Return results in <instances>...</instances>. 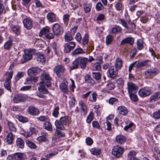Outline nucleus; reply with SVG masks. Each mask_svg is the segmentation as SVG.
<instances>
[{"mask_svg": "<svg viewBox=\"0 0 160 160\" xmlns=\"http://www.w3.org/2000/svg\"><path fill=\"white\" fill-rule=\"evenodd\" d=\"M38 120L41 122H45L50 121V119L47 116H41L37 118Z\"/></svg>", "mask_w": 160, "mask_h": 160, "instance_id": "nucleus-40", "label": "nucleus"}, {"mask_svg": "<svg viewBox=\"0 0 160 160\" xmlns=\"http://www.w3.org/2000/svg\"><path fill=\"white\" fill-rule=\"evenodd\" d=\"M40 71V69L38 68H32L28 69V73L29 75L31 76L33 74L35 75L36 73L39 72Z\"/></svg>", "mask_w": 160, "mask_h": 160, "instance_id": "nucleus-24", "label": "nucleus"}, {"mask_svg": "<svg viewBox=\"0 0 160 160\" xmlns=\"http://www.w3.org/2000/svg\"><path fill=\"white\" fill-rule=\"evenodd\" d=\"M54 71L57 76H59L60 73V66L58 65L56 66L54 69Z\"/></svg>", "mask_w": 160, "mask_h": 160, "instance_id": "nucleus-60", "label": "nucleus"}, {"mask_svg": "<svg viewBox=\"0 0 160 160\" xmlns=\"http://www.w3.org/2000/svg\"><path fill=\"white\" fill-rule=\"evenodd\" d=\"M53 32L54 34L58 35L60 33V25L58 23L54 24L52 28Z\"/></svg>", "mask_w": 160, "mask_h": 160, "instance_id": "nucleus-25", "label": "nucleus"}, {"mask_svg": "<svg viewBox=\"0 0 160 160\" xmlns=\"http://www.w3.org/2000/svg\"><path fill=\"white\" fill-rule=\"evenodd\" d=\"M137 48L139 50L142 49L143 48V41L142 39H138L137 41Z\"/></svg>", "mask_w": 160, "mask_h": 160, "instance_id": "nucleus-44", "label": "nucleus"}, {"mask_svg": "<svg viewBox=\"0 0 160 160\" xmlns=\"http://www.w3.org/2000/svg\"><path fill=\"white\" fill-rule=\"evenodd\" d=\"M117 111L120 114L123 115H126L128 112V109L125 107L122 106L118 107Z\"/></svg>", "mask_w": 160, "mask_h": 160, "instance_id": "nucleus-18", "label": "nucleus"}, {"mask_svg": "<svg viewBox=\"0 0 160 160\" xmlns=\"http://www.w3.org/2000/svg\"><path fill=\"white\" fill-rule=\"evenodd\" d=\"M15 137V135L11 132H9L7 135L6 138V142L8 144H12L14 141Z\"/></svg>", "mask_w": 160, "mask_h": 160, "instance_id": "nucleus-16", "label": "nucleus"}, {"mask_svg": "<svg viewBox=\"0 0 160 160\" xmlns=\"http://www.w3.org/2000/svg\"><path fill=\"white\" fill-rule=\"evenodd\" d=\"M24 154L20 153H16L14 154V160H22L24 157Z\"/></svg>", "mask_w": 160, "mask_h": 160, "instance_id": "nucleus-36", "label": "nucleus"}, {"mask_svg": "<svg viewBox=\"0 0 160 160\" xmlns=\"http://www.w3.org/2000/svg\"><path fill=\"white\" fill-rule=\"evenodd\" d=\"M32 57V54L30 51L26 50L24 51V54L23 56V58L24 59V62L31 59Z\"/></svg>", "mask_w": 160, "mask_h": 160, "instance_id": "nucleus-17", "label": "nucleus"}, {"mask_svg": "<svg viewBox=\"0 0 160 160\" xmlns=\"http://www.w3.org/2000/svg\"><path fill=\"white\" fill-rule=\"evenodd\" d=\"M93 119V114L92 112H91L87 118V122L88 123H89L92 121Z\"/></svg>", "mask_w": 160, "mask_h": 160, "instance_id": "nucleus-59", "label": "nucleus"}, {"mask_svg": "<svg viewBox=\"0 0 160 160\" xmlns=\"http://www.w3.org/2000/svg\"><path fill=\"white\" fill-rule=\"evenodd\" d=\"M48 134L46 132H42L41 133V136L38 137L37 140L39 142H48Z\"/></svg>", "mask_w": 160, "mask_h": 160, "instance_id": "nucleus-12", "label": "nucleus"}, {"mask_svg": "<svg viewBox=\"0 0 160 160\" xmlns=\"http://www.w3.org/2000/svg\"><path fill=\"white\" fill-rule=\"evenodd\" d=\"M79 104L83 113L85 115L87 113V108L85 104L83 101H80L79 102Z\"/></svg>", "mask_w": 160, "mask_h": 160, "instance_id": "nucleus-26", "label": "nucleus"}, {"mask_svg": "<svg viewBox=\"0 0 160 160\" xmlns=\"http://www.w3.org/2000/svg\"><path fill=\"white\" fill-rule=\"evenodd\" d=\"M92 99H89V100L92 102L96 101L97 98V94L96 92H93L92 94Z\"/></svg>", "mask_w": 160, "mask_h": 160, "instance_id": "nucleus-62", "label": "nucleus"}, {"mask_svg": "<svg viewBox=\"0 0 160 160\" xmlns=\"http://www.w3.org/2000/svg\"><path fill=\"white\" fill-rule=\"evenodd\" d=\"M26 142L27 145L31 148H35L37 147L36 145L34 143L29 140L26 141Z\"/></svg>", "mask_w": 160, "mask_h": 160, "instance_id": "nucleus-49", "label": "nucleus"}, {"mask_svg": "<svg viewBox=\"0 0 160 160\" xmlns=\"http://www.w3.org/2000/svg\"><path fill=\"white\" fill-rule=\"evenodd\" d=\"M10 81L5 80L4 85L5 88L10 92H11Z\"/></svg>", "mask_w": 160, "mask_h": 160, "instance_id": "nucleus-42", "label": "nucleus"}, {"mask_svg": "<svg viewBox=\"0 0 160 160\" xmlns=\"http://www.w3.org/2000/svg\"><path fill=\"white\" fill-rule=\"evenodd\" d=\"M13 74L12 71L10 72H7L4 74V76L6 77V79L5 80L11 81V79L12 78Z\"/></svg>", "mask_w": 160, "mask_h": 160, "instance_id": "nucleus-38", "label": "nucleus"}, {"mask_svg": "<svg viewBox=\"0 0 160 160\" xmlns=\"http://www.w3.org/2000/svg\"><path fill=\"white\" fill-rule=\"evenodd\" d=\"M124 151V149L120 146H114L112 149V153L117 158H120Z\"/></svg>", "mask_w": 160, "mask_h": 160, "instance_id": "nucleus-3", "label": "nucleus"}, {"mask_svg": "<svg viewBox=\"0 0 160 160\" xmlns=\"http://www.w3.org/2000/svg\"><path fill=\"white\" fill-rule=\"evenodd\" d=\"M72 35H71L68 33H66L64 35L65 41L66 42H69L73 39Z\"/></svg>", "mask_w": 160, "mask_h": 160, "instance_id": "nucleus-41", "label": "nucleus"}, {"mask_svg": "<svg viewBox=\"0 0 160 160\" xmlns=\"http://www.w3.org/2000/svg\"><path fill=\"white\" fill-rule=\"evenodd\" d=\"M24 74V73L23 72H18L15 77V80L16 81L18 80L20 78L23 76Z\"/></svg>", "mask_w": 160, "mask_h": 160, "instance_id": "nucleus-51", "label": "nucleus"}, {"mask_svg": "<svg viewBox=\"0 0 160 160\" xmlns=\"http://www.w3.org/2000/svg\"><path fill=\"white\" fill-rule=\"evenodd\" d=\"M44 35L47 39H52L54 38V36L52 33L49 32V29L48 28H43L39 33V36L41 37Z\"/></svg>", "mask_w": 160, "mask_h": 160, "instance_id": "nucleus-4", "label": "nucleus"}, {"mask_svg": "<svg viewBox=\"0 0 160 160\" xmlns=\"http://www.w3.org/2000/svg\"><path fill=\"white\" fill-rule=\"evenodd\" d=\"M153 117L156 119H159L160 118V110L154 112L153 114Z\"/></svg>", "mask_w": 160, "mask_h": 160, "instance_id": "nucleus-61", "label": "nucleus"}, {"mask_svg": "<svg viewBox=\"0 0 160 160\" xmlns=\"http://www.w3.org/2000/svg\"><path fill=\"white\" fill-rule=\"evenodd\" d=\"M148 62L149 60H145L141 62L137 61L135 67L136 68H138L140 67L145 66L147 65Z\"/></svg>", "mask_w": 160, "mask_h": 160, "instance_id": "nucleus-27", "label": "nucleus"}, {"mask_svg": "<svg viewBox=\"0 0 160 160\" xmlns=\"http://www.w3.org/2000/svg\"><path fill=\"white\" fill-rule=\"evenodd\" d=\"M76 100L75 98L70 97V100L69 101V105L70 107H73L75 105Z\"/></svg>", "mask_w": 160, "mask_h": 160, "instance_id": "nucleus-50", "label": "nucleus"}, {"mask_svg": "<svg viewBox=\"0 0 160 160\" xmlns=\"http://www.w3.org/2000/svg\"><path fill=\"white\" fill-rule=\"evenodd\" d=\"M116 140L118 143L122 144L125 142L126 139L124 136L122 135H119L116 136Z\"/></svg>", "mask_w": 160, "mask_h": 160, "instance_id": "nucleus-23", "label": "nucleus"}, {"mask_svg": "<svg viewBox=\"0 0 160 160\" xmlns=\"http://www.w3.org/2000/svg\"><path fill=\"white\" fill-rule=\"evenodd\" d=\"M55 125L56 126L55 135L57 138H59L60 137V119L56 120L55 122Z\"/></svg>", "mask_w": 160, "mask_h": 160, "instance_id": "nucleus-15", "label": "nucleus"}, {"mask_svg": "<svg viewBox=\"0 0 160 160\" xmlns=\"http://www.w3.org/2000/svg\"><path fill=\"white\" fill-rule=\"evenodd\" d=\"M84 79L86 82L90 84L91 85H93L95 83L94 81L91 78V76L88 74L85 75Z\"/></svg>", "mask_w": 160, "mask_h": 160, "instance_id": "nucleus-29", "label": "nucleus"}, {"mask_svg": "<svg viewBox=\"0 0 160 160\" xmlns=\"http://www.w3.org/2000/svg\"><path fill=\"white\" fill-rule=\"evenodd\" d=\"M29 97L26 95L22 94H16L13 98V102L18 103L20 102H24L27 100Z\"/></svg>", "mask_w": 160, "mask_h": 160, "instance_id": "nucleus-2", "label": "nucleus"}, {"mask_svg": "<svg viewBox=\"0 0 160 160\" xmlns=\"http://www.w3.org/2000/svg\"><path fill=\"white\" fill-rule=\"evenodd\" d=\"M118 70L114 68L113 66H110L108 68L107 73L108 77L110 78H114L118 75Z\"/></svg>", "mask_w": 160, "mask_h": 160, "instance_id": "nucleus-5", "label": "nucleus"}, {"mask_svg": "<svg viewBox=\"0 0 160 160\" xmlns=\"http://www.w3.org/2000/svg\"><path fill=\"white\" fill-rule=\"evenodd\" d=\"M88 35L85 34L84 35V37L82 39V44L84 46L86 45L88 42Z\"/></svg>", "mask_w": 160, "mask_h": 160, "instance_id": "nucleus-55", "label": "nucleus"}, {"mask_svg": "<svg viewBox=\"0 0 160 160\" xmlns=\"http://www.w3.org/2000/svg\"><path fill=\"white\" fill-rule=\"evenodd\" d=\"M128 93H135L138 91V87L132 82L128 83Z\"/></svg>", "mask_w": 160, "mask_h": 160, "instance_id": "nucleus-8", "label": "nucleus"}, {"mask_svg": "<svg viewBox=\"0 0 160 160\" xmlns=\"http://www.w3.org/2000/svg\"><path fill=\"white\" fill-rule=\"evenodd\" d=\"M41 79L42 81L40 82V86L38 88V90L43 93L47 94L48 92L45 88V85L47 87L51 86V78L48 74L43 73L41 76Z\"/></svg>", "mask_w": 160, "mask_h": 160, "instance_id": "nucleus-1", "label": "nucleus"}, {"mask_svg": "<svg viewBox=\"0 0 160 160\" xmlns=\"http://www.w3.org/2000/svg\"><path fill=\"white\" fill-rule=\"evenodd\" d=\"M16 118L21 122H26L28 121V118L22 116L18 115L16 116Z\"/></svg>", "mask_w": 160, "mask_h": 160, "instance_id": "nucleus-46", "label": "nucleus"}, {"mask_svg": "<svg viewBox=\"0 0 160 160\" xmlns=\"http://www.w3.org/2000/svg\"><path fill=\"white\" fill-rule=\"evenodd\" d=\"M135 93H129V96L132 101L134 102H136L138 100V99L137 96Z\"/></svg>", "mask_w": 160, "mask_h": 160, "instance_id": "nucleus-52", "label": "nucleus"}, {"mask_svg": "<svg viewBox=\"0 0 160 160\" xmlns=\"http://www.w3.org/2000/svg\"><path fill=\"white\" fill-rule=\"evenodd\" d=\"M122 65V60L119 58H117L115 61L114 66L115 68L118 70L121 69Z\"/></svg>", "mask_w": 160, "mask_h": 160, "instance_id": "nucleus-19", "label": "nucleus"}, {"mask_svg": "<svg viewBox=\"0 0 160 160\" xmlns=\"http://www.w3.org/2000/svg\"><path fill=\"white\" fill-rule=\"evenodd\" d=\"M47 18L48 20L51 22H53L56 21V18L54 14L52 12L48 13L47 15Z\"/></svg>", "mask_w": 160, "mask_h": 160, "instance_id": "nucleus-28", "label": "nucleus"}, {"mask_svg": "<svg viewBox=\"0 0 160 160\" xmlns=\"http://www.w3.org/2000/svg\"><path fill=\"white\" fill-rule=\"evenodd\" d=\"M151 94V91L150 89L143 88L140 89L138 91L139 96L142 97H145L150 95Z\"/></svg>", "mask_w": 160, "mask_h": 160, "instance_id": "nucleus-10", "label": "nucleus"}, {"mask_svg": "<svg viewBox=\"0 0 160 160\" xmlns=\"http://www.w3.org/2000/svg\"><path fill=\"white\" fill-rule=\"evenodd\" d=\"M59 110V107H57L55 108L54 109L53 112L52 113V115L54 117L56 118H57L58 116V115H59V112H58Z\"/></svg>", "mask_w": 160, "mask_h": 160, "instance_id": "nucleus-53", "label": "nucleus"}, {"mask_svg": "<svg viewBox=\"0 0 160 160\" xmlns=\"http://www.w3.org/2000/svg\"><path fill=\"white\" fill-rule=\"evenodd\" d=\"M69 17L70 16L68 14H65L63 17V22L66 25H67L68 23V21L69 20Z\"/></svg>", "mask_w": 160, "mask_h": 160, "instance_id": "nucleus-58", "label": "nucleus"}, {"mask_svg": "<svg viewBox=\"0 0 160 160\" xmlns=\"http://www.w3.org/2000/svg\"><path fill=\"white\" fill-rule=\"evenodd\" d=\"M79 64V62L78 58L72 62V66L70 67V69L72 70L77 68Z\"/></svg>", "mask_w": 160, "mask_h": 160, "instance_id": "nucleus-37", "label": "nucleus"}, {"mask_svg": "<svg viewBox=\"0 0 160 160\" xmlns=\"http://www.w3.org/2000/svg\"><path fill=\"white\" fill-rule=\"evenodd\" d=\"M85 53V52L82 49L78 48H76L72 53V55L73 56H75L76 55L79 54H83Z\"/></svg>", "mask_w": 160, "mask_h": 160, "instance_id": "nucleus-31", "label": "nucleus"}, {"mask_svg": "<svg viewBox=\"0 0 160 160\" xmlns=\"http://www.w3.org/2000/svg\"><path fill=\"white\" fill-rule=\"evenodd\" d=\"M28 112L31 115L36 116L39 114L40 111L38 109L33 106L29 107L28 109Z\"/></svg>", "mask_w": 160, "mask_h": 160, "instance_id": "nucleus-14", "label": "nucleus"}, {"mask_svg": "<svg viewBox=\"0 0 160 160\" xmlns=\"http://www.w3.org/2000/svg\"><path fill=\"white\" fill-rule=\"evenodd\" d=\"M115 85L114 83L110 82L107 84L106 88L109 90H112L114 88Z\"/></svg>", "mask_w": 160, "mask_h": 160, "instance_id": "nucleus-45", "label": "nucleus"}, {"mask_svg": "<svg viewBox=\"0 0 160 160\" xmlns=\"http://www.w3.org/2000/svg\"><path fill=\"white\" fill-rule=\"evenodd\" d=\"M90 152L91 153L94 155H98L101 153L100 150L97 148H92L90 150Z\"/></svg>", "mask_w": 160, "mask_h": 160, "instance_id": "nucleus-43", "label": "nucleus"}, {"mask_svg": "<svg viewBox=\"0 0 160 160\" xmlns=\"http://www.w3.org/2000/svg\"><path fill=\"white\" fill-rule=\"evenodd\" d=\"M96 9L97 11H99L102 10L103 7L101 2H98L96 6Z\"/></svg>", "mask_w": 160, "mask_h": 160, "instance_id": "nucleus-63", "label": "nucleus"}, {"mask_svg": "<svg viewBox=\"0 0 160 160\" xmlns=\"http://www.w3.org/2000/svg\"><path fill=\"white\" fill-rule=\"evenodd\" d=\"M112 40V37L110 35H108L106 38V42L107 44H109L111 43Z\"/></svg>", "mask_w": 160, "mask_h": 160, "instance_id": "nucleus-56", "label": "nucleus"}, {"mask_svg": "<svg viewBox=\"0 0 160 160\" xmlns=\"http://www.w3.org/2000/svg\"><path fill=\"white\" fill-rule=\"evenodd\" d=\"M12 30L13 32L17 35L19 34L21 32L20 27L19 26L15 25L12 26Z\"/></svg>", "mask_w": 160, "mask_h": 160, "instance_id": "nucleus-34", "label": "nucleus"}, {"mask_svg": "<svg viewBox=\"0 0 160 160\" xmlns=\"http://www.w3.org/2000/svg\"><path fill=\"white\" fill-rule=\"evenodd\" d=\"M158 72V70L156 68L148 69L145 72V74L147 76H154Z\"/></svg>", "mask_w": 160, "mask_h": 160, "instance_id": "nucleus-13", "label": "nucleus"}, {"mask_svg": "<svg viewBox=\"0 0 160 160\" xmlns=\"http://www.w3.org/2000/svg\"><path fill=\"white\" fill-rule=\"evenodd\" d=\"M92 7V5L91 4H86L84 7V10L85 12L86 13H88L90 11Z\"/></svg>", "mask_w": 160, "mask_h": 160, "instance_id": "nucleus-57", "label": "nucleus"}, {"mask_svg": "<svg viewBox=\"0 0 160 160\" xmlns=\"http://www.w3.org/2000/svg\"><path fill=\"white\" fill-rule=\"evenodd\" d=\"M17 146L21 148H23L24 146V142L23 140L21 138H18L16 140Z\"/></svg>", "mask_w": 160, "mask_h": 160, "instance_id": "nucleus-33", "label": "nucleus"}, {"mask_svg": "<svg viewBox=\"0 0 160 160\" xmlns=\"http://www.w3.org/2000/svg\"><path fill=\"white\" fill-rule=\"evenodd\" d=\"M78 58L81 68L83 69H85L88 63V58L85 57H79Z\"/></svg>", "mask_w": 160, "mask_h": 160, "instance_id": "nucleus-11", "label": "nucleus"}, {"mask_svg": "<svg viewBox=\"0 0 160 160\" xmlns=\"http://www.w3.org/2000/svg\"><path fill=\"white\" fill-rule=\"evenodd\" d=\"M69 119L66 117L61 118V130H63L64 128L63 125L69 124Z\"/></svg>", "mask_w": 160, "mask_h": 160, "instance_id": "nucleus-20", "label": "nucleus"}, {"mask_svg": "<svg viewBox=\"0 0 160 160\" xmlns=\"http://www.w3.org/2000/svg\"><path fill=\"white\" fill-rule=\"evenodd\" d=\"M37 60L41 63L42 64H44L45 62V58L42 54H38L36 58Z\"/></svg>", "mask_w": 160, "mask_h": 160, "instance_id": "nucleus-30", "label": "nucleus"}, {"mask_svg": "<svg viewBox=\"0 0 160 160\" xmlns=\"http://www.w3.org/2000/svg\"><path fill=\"white\" fill-rule=\"evenodd\" d=\"M75 46V43L73 42H71L65 44L63 46L64 52L66 53H69L71 51L73 50Z\"/></svg>", "mask_w": 160, "mask_h": 160, "instance_id": "nucleus-6", "label": "nucleus"}, {"mask_svg": "<svg viewBox=\"0 0 160 160\" xmlns=\"http://www.w3.org/2000/svg\"><path fill=\"white\" fill-rule=\"evenodd\" d=\"M62 83L61 84V90L65 94H68V84L65 78L62 79Z\"/></svg>", "mask_w": 160, "mask_h": 160, "instance_id": "nucleus-7", "label": "nucleus"}, {"mask_svg": "<svg viewBox=\"0 0 160 160\" xmlns=\"http://www.w3.org/2000/svg\"><path fill=\"white\" fill-rule=\"evenodd\" d=\"M8 126L10 131L13 132H16V128L12 122H8Z\"/></svg>", "mask_w": 160, "mask_h": 160, "instance_id": "nucleus-39", "label": "nucleus"}, {"mask_svg": "<svg viewBox=\"0 0 160 160\" xmlns=\"http://www.w3.org/2000/svg\"><path fill=\"white\" fill-rule=\"evenodd\" d=\"M160 98V92L154 93L150 97V101L151 102H155Z\"/></svg>", "mask_w": 160, "mask_h": 160, "instance_id": "nucleus-21", "label": "nucleus"}, {"mask_svg": "<svg viewBox=\"0 0 160 160\" xmlns=\"http://www.w3.org/2000/svg\"><path fill=\"white\" fill-rule=\"evenodd\" d=\"M92 75L93 78L96 80H98L101 78V75L99 72H93L92 73Z\"/></svg>", "mask_w": 160, "mask_h": 160, "instance_id": "nucleus-47", "label": "nucleus"}, {"mask_svg": "<svg viewBox=\"0 0 160 160\" xmlns=\"http://www.w3.org/2000/svg\"><path fill=\"white\" fill-rule=\"evenodd\" d=\"M115 7L117 11H120L122 9V4L119 2H116Z\"/></svg>", "mask_w": 160, "mask_h": 160, "instance_id": "nucleus-54", "label": "nucleus"}, {"mask_svg": "<svg viewBox=\"0 0 160 160\" xmlns=\"http://www.w3.org/2000/svg\"><path fill=\"white\" fill-rule=\"evenodd\" d=\"M12 40L9 39L4 44V48L5 49H9L12 45Z\"/></svg>", "mask_w": 160, "mask_h": 160, "instance_id": "nucleus-35", "label": "nucleus"}, {"mask_svg": "<svg viewBox=\"0 0 160 160\" xmlns=\"http://www.w3.org/2000/svg\"><path fill=\"white\" fill-rule=\"evenodd\" d=\"M43 127L44 129L48 131H51L52 130V125L49 122V121L45 122L44 123Z\"/></svg>", "mask_w": 160, "mask_h": 160, "instance_id": "nucleus-32", "label": "nucleus"}, {"mask_svg": "<svg viewBox=\"0 0 160 160\" xmlns=\"http://www.w3.org/2000/svg\"><path fill=\"white\" fill-rule=\"evenodd\" d=\"M24 27L27 29H31L33 26V21L29 18H25L23 21Z\"/></svg>", "mask_w": 160, "mask_h": 160, "instance_id": "nucleus-9", "label": "nucleus"}, {"mask_svg": "<svg viewBox=\"0 0 160 160\" xmlns=\"http://www.w3.org/2000/svg\"><path fill=\"white\" fill-rule=\"evenodd\" d=\"M134 40L132 38L128 37L123 39L120 43V45L128 43L130 45L132 44Z\"/></svg>", "mask_w": 160, "mask_h": 160, "instance_id": "nucleus-22", "label": "nucleus"}, {"mask_svg": "<svg viewBox=\"0 0 160 160\" xmlns=\"http://www.w3.org/2000/svg\"><path fill=\"white\" fill-rule=\"evenodd\" d=\"M122 29L121 28L118 26L116 27L113 28L112 30V32L113 33H115L118 32H120L121 31Z\"/></svg>", "mask_w": 160, "mask_h": 160, "instance_id": "nucleus-48", "label": "nucleus"}, {"mask_svg": "<svg viewBox=\"0 0 160 160\" xmlns=\"http://www.w3.org/2000/svg\"><path fill=\"white\" fill-rule=\"evenodd\" d=\"M116 82L118 85L122 86L123 85L124 81L122 78H119L116 80Z\"/></svg>", "mask_w": 160, "mask_h": 160, "instance_id": "nucleus-64", "label": "nucleus"}]
</instances>
